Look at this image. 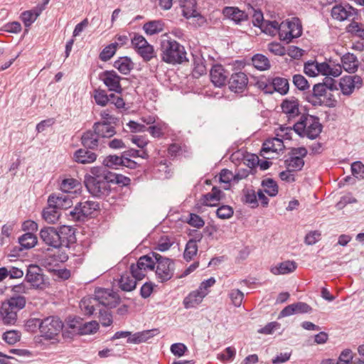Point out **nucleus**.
Listing matches in <instances>:
<instances>
[{
    "label": "nucleus",
    "mask_w": 364,
    "mask_h": 364,
    "mask_svg": "<svg viewBox=\"0 0 364 364\" xmlns=\"http://www.w3.org/2000/svg\"><path fill=\"white\" fill-rule=\"evenodd\" d=\"M92 175L86 176L85 183L88 191L94 196L107 195L110 190V183L127 186L130 179L122 174L110 172L105 167H93Z\"/></svg>",
    "instance_id": "obj_1"
},
{
    "label": "nucleus",
    "mask_w": 364,
    "mask_h": 364,
    "mask_svg": "<svg viewBox=\"0 0 364 364\" xmlns=\"http://www.w3.org/2000/svg\"><path fill=\"white\" fill-rule=\"evenodd\" d=\"M161 51L162 60L167 63L181 64L187 60V53L184 46L167 34L161 37Z\"/></svg>",
    "instance_id": "obj_2"
},
{
    "label": "nucleus",
    "mask_w": 364,
    "mask_h": 364,
    "mask_svg": "<svg viewBox=\"0 0 364 364\" xmlns=\"http://www.w3.org/2000/svg\"><path fill=\"white\" fill-rule=\"evenodd\" d=\"M294 130L301 136L314 139L322 130V125L318 117L310 114H302L299 120L294 124Z\"/></svg>",
    "instance_id": "obj_3"
},
{
    "label": "nucleus",
    "mask_w": 364,
    "mask_h": 364,
    "mask_svg": "<svg viewBox=\"0 0 364 364\" xmlns=\"http://www.w3.org/2000/svg\"><path fill=\"white\" fill-rule=\"evenodd\" d=\"M26 300L23 296H11L2 303L0 315L2 321L6 325H14L17 320V312L23 309Z\"/></svg>",
    "instance_id": "obj_4"
},
{
    "label": "nucleus",
    "mask_w": 364,
    "mask_h": 364,
    "mask_svg": "<svg viewBox=\"0 0 364 364\" xmlns=\"http://www.w3.org/2000/svg\"><path fill=\"white\" fill-rule=\"evenodd\" d=\"M35 322V327L38 326L41 333L48 339L53 338L58 335L63 329V323L55 316H49L43 320L34 318L31 322Z\"/></svg>",
    "instance_id": "obj_5"
},
{
    "label": "nucleus",
    "mask_w": 364,
    "mask_h": 364,
    "mask_svg": "<svg viewBox=\"0 0 364 364\" xmlns=\"http://www.w3.org/2000/svg\"><path fill=\"white\" fill-rule=\"evenodd\" d=\"M153 255H159V253L152 252L142 256L138 259L136 264H132L130 266L131 272L136 279H142L146 276L147 270L154 269L156 260Z\"/></svg>",
    "instance_id": "obj_6"
},
{
    "label": "nucleus",
    "mask_w": 364,
    "mask_h": 364,
    "mask_svg": "<svg viewBox=\"0 0 364 364\" xmlns=\"http://www.w3.org/2000/svg\"><path fill=\"white\" fill-rule=\"evenodd\" d=\"M155 257L156 269V278L160 282L168 281L172 278L174 274V262L161 255H153Z\"/></svg>",
    "instance_id": "obj_7"
},
{
    "label": "nucleus",
    "mask_w": 364,
    "mask_h": 364,
    "mask_svg": "<svg viewBox=\"0 0 364 364\" xmlns=\"http://www.w3.org/2000/svg\"><path fill=\"white\" fill-rule=\"evenodd\" d=\"M95 299L99 308H114L120 301L117 294L112 289L98 288L95 291Z\"/></svg>",
    "instance_id": "obj_8"
},
{
    "label": "nucleus",
    "mask_w": 364,
    "mask_h": 364,
    "mask_svg": "<svg viewBox=\"0 0 364 364\" xmlns=\"http://www.w3.org/2000/svg\"><path fill=\"white\" fill-rule=\"evenodd\" d=\"M98 208V204L92 201L80 202L75 206L73 210L70 211L69 217L74 221H83Z\"/></svg>",
    "instance_id": "obj_9"
},
{
    "label": "nucleus",
    "mask_w": 364,
    "mask_h": 364,
    "mask_svg": "<svg viewBox=\"0 0 364 364\" xmlns=\"http://www.w3.org/2000/svg\"><path fill=\"white\" fill-rule=\"evenodd\" d=\"M43 270L37 265H30L27 268L25 279L34 289H43L44 276Z\"/></svg>",
    "instance_id": "obj_10"
},
{
    "label": "nucleus",
    "mask_w": 364,
    "mask_h": 364,
    "mask_svg": "<svg viewBox=\"0 0 364 364\" xmlns=\"http://www.w3.org/2000/svg\"><path fill=\"white\" fill-rule=\"evenodd\" d=\"M248 81V77L245 73H234L228 80L229 89L235 93H242L246 90Z\"/></svg>",
    "instance_id": "obj_11"
},
{
    "label": "nucleus",
    "mask_w": 364,
    "mask_h": 364,
    "mask_svg": "<svg viewBox=\"0 0 364 364\" xmlns=\"http://www.w3.org/2000/svg\"><path fill=\"white\" fill-rule=\"evenodd\" d=\"M362 78L358 75H346L341 78L339 87L344 95H350L355 88L362 85Z\"/></svg>",
    "instance_id": "obj_12"
},
{
    "label": "nucleus",
    "mask_w": 364,
    "mask_h": 364,
    "mask_svg": "<svg viewBox=\"0 0 364 364\" xmlns=\"http://www.w3.org/2000/svg\"><path fill=\"white\" fill-rule=\"evenodd\" d=\"M100 79L108 87L109 91L121 93L122 88L120 85L122 77L114 70H106L100 75Z\"/></svg>",
    "instance_id": "obj_13"
},
{
    "label": "nucleus",
    "mask_w": 364,
    "mask_h": 364,
    "mask_svg": "<svg viewBox=\"0 0 364 364\" xmlns=\"http://www.w3.org/2000/svg\"><path fill=\"white\" fill-rule=\"evenodd\" d=\"M40 238L47 245L53 248H59L61 247V242L57 232V229L54 227H47L41 230Z\"/></svg>",
    "instance_id": "obj_14"
},
{
    "label": "nucleus",
    "mask_w": 364,
    "mask_h": 364,
    "mask_svg": "<svg viewBox=\"0 0 364 364\" xmlns=\"http://www.w3.org/2000/svg\"><path fill=\"white\" fill-rule=\"evenodd\" d=\"M281 27L280 38L284 41H290L301 35V27L294 22L283 21Z\"/></svg>",
    "instance_id": "obj_15"
},
{
    "label": "nucleus",
    "mask_w": 364,
    "mask_h": 364,
    "mask_svg": "<svg viewBox=\"0 0 364 364\" xmlns=\"http://www.w3.org/2000/svg\"><path fill=\"white\" fill-rule=\"evenodd\" d=\"M355 15V9L349 6L336 5L331 9V16L333 19L343 21Z\"/></svg>",
    "instance_id": "obj_16"
},
{
    "label": "nucleus",
    "mask_w": 364,
    "mask_h": 364,
    "mask_svg": "<svg viewBox=\"0 0 364 364\" xmlns=\"http://www.w3.org/2000/svg\"><path fill=\"white\" fill-rule=\"evenodd\" d=\"M210 80L216 87L223 86L228 79V73L221 65H214L210 71Z\"/></svg>",
    "instance_id": "obj_17"
},
{
    "label": "nucleus",
    "mask_w": 364,
    "mask_h": 364,
    "mask_svg": "<svg viewBox=\"0 0 364 364\" xmlns=\"http://www.w3.org/2000/svg\"><path fill=\"white\" fill-rule=\"evenodd\" d=\"M326 95V85L323 83H317L314 85L312 93L307 97V100L314 106L322 105L324 102L322 100Z\"/></svg>",
    "instance_id": "obj_18"
},
{
    "label": "nucleus",
    "mask_w": 364,
    "mask_h": 364,
    "mask_svg": "<svg viewBox=\"0 0 364 364\" xmlns=\"http://www.w3.org/2000/svg\"><path fill=\"white\" fill-rule=\"evenodd\" d=\"M282 112L287 114L289 120L298 116L299 114V100L294 97H290L283 100L282 103Z\"/></svg>",
    "instance_id": "obj_19"
},
{
    "label": "nucleus",
    "mask_w": 364,
    "mask_h": 364,
    "mask_svg": "<svg viewBox=\"0 0 364 364\" xmlns=\"http://www.w3.org/2000/svg\"><path fill=\"white\" fill-rule=\"evenodd\" d=\"M48 203L58 209H68L72 206L73 201L69 196L64 193L52 194L48 197Z\"/></svg>",
    "instance_id": "obj_20"
},
{
    "label": "nucleus",
    "mask_w": 364,
    "mask_h": 364,
    "mask_svg": "<svg viewBox=\"0 0 364 364\" xmlns=\"http://www.w3.org/2000/svg\"><path fill=\"white\" fill-rule=\"evenodd\" d=\"M312 310L311 307L304 302H296L286 306L280 312L281 316H289L294 314L309 313Z\"/></svg>",
    "instance_id": "obj_21"
},
{
    "label": "nucleus",
    "mask_w": 364,
    "mask_h": 364,
    "mask_svg": "<svg viewBox=\"0 0 364 364\" xmlns=\"http://www.w3.org/2000/svg\"><path fill=\"white\" fill-rule=\"evenodd\" d=\"M223 14L225 17L233 21L236 23H240L247 18L246 13L237 7H225L223 9Z\"/></svg>",
    "instance_id": "obj_22"
},
{
    "label": "nucleus",
    "mask_w": 364,
    "mask_h": 364,
    "mask_svg": "<svg viewBox=\"0 0 364 364\" xmlns=\"http://www.w3.org/2000/svg\"><path fill=\"white\" fill-rule=\"evenodd\" d=\"M224 193L223 191L214 186L211 192L204 195L201 199V203L204 205L214 206L216 205L223 197Z\"/></svg>",
    "instance_id": "obj_23"
},
{
    "label": "nucleus",
    "mask_w": 364,
    "mask_h": 364,
    "mask_svg": "<svg viewBox=\"0 0 364 364\" xmlns=\"http://www.w3.org/2000/svg\"><path fill=\"white\" fill-rule=\"evenodd\" d=\"M206 296V292L197 289L191 292L183 300V305L186 309H191L200 304Z\"/></svg>",
    "instance_id": "obj_24"
},
{
    "label": "nucleus",
    "mask_w": 364,
    "mask_h": 364,
    "mask_svg": "<svg viewBox=\"0 0 364 364\" xmlns=\"http://www.w3.org/2000/svg\"><path fill=\"white\" fill-rule=\"evenodd\" d=\"M342 68L349 73H354L357 71L359 61L357 57L353 53H346L341 58Z\"/></svg>",
    "instance_id": "obj_25"
},
{
    "label": "nucleus",
    "mask_w": 364,
    "mask_h": 364,
    "mask_svg": "<svg viewBox=\"0 0 364 364\" xmlns=\"http://www.w3.org/2000/svg\"><path fill=\"white\" fill-rule=\"evenodd\" d=\"M57 232L61 242V247H68V245L73 242L75 239V230L70 226L63 225L57 230Z\"/></svg>",
    "instance_id": "obj_26"
},
{
    "label": "nucleus",
    "mask_w": 364,
    "mask_h": 364,
    "mask_svg": "<svg viewBox=\"0 0 364 364\" xmlns=\"http://www.w3.org/2000/svg\"><path fill=\"white\" fill-rule=\"evenodd\" d=\"M92 128L102 138L112 137L116 133L114 127L106 122H95Z\"/></svg>",
    "instance_id": "obj_27"
},
{
    "label": "nucleus",
    "mask_w": 364,
    "mask_h": 364,
    "mask_svg": "<svg viewBox=\"0 0 364 364\" xmlns=\"http://www.w3.org/2000/svg\"><path fill=\"white\" fill-rule=\"evenodd\" d=\"M80 308L85 315H93L97 312L99 306L95 297H84L80 302Z\"/></svg>",
    "instance_id": "obj_28"
},
{
    "label": "nucleus",
    "mask_w": 364,
    "mask_h": 364,
    "mask_svg": "<svg viewBox=\"0 0 364 364\" xmlns=\"http://www.w3.org/2000/svg\"><path fill=\"white\" fill-rule=\"evenodd\" d=\"M73 160L82 164L94 162L97 159V155L90 151L80 149L75 151L73 157Z\"/></svg>",
    "instance_id": "obj_29"
},
{
    "label": "nucleus",
    "mask_w": 364,
    "mask_h": 364,
    "mask_svg": "<svg viewBox=\"0 0 364 364\" xmlns=\"http://www.w3.org/2000/svg\"><path fill=\"white\" fill-rule=\"evenodd\" d=\"M135 277L133 276L131 271L129 272H125L119 280V288L124 291H131L136 288V281Z\"/></svg>",
    "instance_id": "obj_30"
},
{
    "label": "nucleus",
    "mask_w": 364,
    "mask_h": 364,
    "mask_svg": "<svg viewBox=\"0 0 364 364\" xmlns=\"http://www.w3.org/2000/svg\"><path fill=\"white\" fill-rule=\"evenodd\" d=\"M100 137L95 129L93 131L89 130L82 136V144L87 149H94L98 146Z\"/></svg>",
    "instance_id": "obj_31"
},
{
    "label": "nucleus",
    "mask_w": 364,
    "mask_h": 364,
    "mask_svg": "<svg viewBox=\"0 0 364 364\" xmlns=\"http://www.w3.org/2000/svg\"><path fill=\"white\" fill-rule=\"evenodd\" d=\"M283 141L277 137L267 139L262 145V151L267 153L269 151L279 152L284 149Z\"/></svg>",
    "instance_id": "obj_32"
},
{
    "label": "nucleus",
    "mask_w": 364,
    "mask_h": 364,
    "mask_svg": "<svg viewBox=\"0 0 364 364\" xmlns=\"http://www.w3.org/2000/svg\"><path fill=\"white\" fill-rule=\"evenodd\" d=\"M296 267L295 262L287 260L272 267L271 272L274 275L286 274L294 272Z\"/></svg>",
    "instance_id": "obj_33"
},
{
    "label": "nucleus",
    "mask_w": 364,
    "mask_h": 364,
    "mask_svg": "<svg viewBox=\"0 0 364 364\" xmlns=\"http://www.w3.org/2000/svg\"><path fill=\"white\" fill-rule=\"evenodd\" d=\"M18 242L21 249L29 250L37 244L38 239L33 233L26 232L18 238Z\"/></svg>",
    "instance_id": "obj_34"
},
{
    "label": "nucleus",
    "mask_w": 364,
    "mask_h": 364,
    "mask_svg": "<svg viewBox=\"0 0 364 364\" xmlns=\"http://www.w3.org/2000/svg\"><path fill=\"white\" fill-rule=\"evenodd\" d=\"M164 28V23L161 20L151 21L144 24L143 29L146 33L154 35L161 32Z\"/></svg>",
    "instance_id": "obj_35"
},
{
    "label": "nucleus",
    "mask_w": 364,
    "mask_h": 364,
    "mask_svg": "<svg viewBox=\"0 0 364 364\" xmlns=\"http://www.w3.org/2000/svg\"><path fill=\"white\" fill-rule=\"evenodd\" d=\"M274 90L281 95H286L289 88V84L287 79L280 77H276L272 79V82Z\"/></svg>",
    "instance_id": "obj_36"
},
{
    "label": "nucleus",
    "mask_w": 364,
    "mask_h": 364,
    "mask_svg": "<svg viewBox=\"0 0 364 364\" xmlns=\"http://www.w3.org/2000/svg\"><path fill=\"white\" fill-rule=\"evenodd\" d=\"M58 208L54 205H49L43 210V218L48 223L53 224L56 223L60 217Z\"/></svg>",
    "instance_id": "obj_37"
},
{
    "label": "nucleus",
    "mask_w": 364,
    "mask_h": 364,
    "mask_svg": "<svg viewBox=\"0 0 364 364\" xmlns=\"http://www.w3.org/2000/svg\"><path fill=\"white\" fill-rule=\"evenodd\" d=\"M181 6L182 8V15L186 18L191 17L192 15L198 12L196 0H183Z\"/></svg>",
    "instance_id": "obj_38"
},
{
    "label": "nucleus",
    "mask_w": 364,
    "mask_h": 364,
    "mask_svg": "<svg viewBox=\"0 0 364 364\" xmlns=\"http://www.w3.org/2000/svg\"><path fill=\"white\" fill-rule=\"evenodd\" d=\"M114 67L121 73L127 75L132 69V63L130 58L127 57H122L114 62Z\"/></svg>",
    "instance_id": "obj_39"
},
{
    "label": "nucleus",
    "mask_w": 364,
    "mask_h": 364,
    "mask_svg": "<svg viewBox=\"0 0 364 364\" xmlns=\"http://www.w3.org/2000/svg\"><path fill=\"white\" fill-rule=\"evenodd\" d=\"M252 65L259 70H266L270 68L269 59L262 54H256L252 58Z\"/></svg>",
    "instance_id": "obj_40"
},
{
    "label": "nucleus",
    "mask_w": 364,
    "mask_h": 364,
    "mask_svg": "<svg viewBox=\"0 0 364 364\" xmlns=\"http://www.w3.org/2000/svg\"><path fill=\"white\" fill-rule=\"evenodd\" d=\"M346 31L353 36L364 39V25L354 20L346 27Z\"/></svg>",
    "instance_id": "obj_41"
},
{
    "label": "nucleus",
    "mask_w": 364,
    "mask_h": 364,
    "mask_svg": "<svg viewBox=\"0 0 364 364\" xmlns=\"http://www.w3.org/2000/svg\"><path fill=\"white\" fill-rule=\"evenodd\" d=\"M198 245L196 240L191 239L188 241L186 245V248L183 252V257L186 261H191L197 255L198 252Z\"/></svg>",
    "instance_id": "obj_42"
},
{
    "label": "nucleus",
    "mask_w": 364,
    "mask_h": 364,
    "mask_svg": "<svg viewBox=\"0 0 364 364\" xmlns=\"http://www.w3.org/2000/svg\"><path fill=\"white\" fill-rule=\"evenodd\" d=\"M287 168L292 171H298L302 169L304 166V161L301 157L291 156L285 160Z\"/></svg>",
    "instance_id": "obj_43"
},
{
    "label": "nucleus",
    "mask_w": 364,
    "mask_h": 364,
    "mask_svg": "<svg viewBox=\"0 0 364 364\" xmlns=\"http://www.w3.org/2000/svg\"><path fill=\"white\" fill-rule=\"evenodd\" d=\"M114 97V94L107 95L105 90H95L94 98L96 103L100 106H105L109 100Z\"/></svg>",
    "instance_id": "obj_44"
},
{
    "label": "nucleus",
    "mask_w": 364,
    "mask_h": 364,
    "mask_svg": "<svg viewBox=\"0 0 364 364\" xmlns=\"http://www.w3.org/2000/svg\"><path fill=\"white\" fill-rule=\"evenodd\" d=\"M262 186L264 187V191L269 196H275L278 193V186L272 178H267L262 181Z\"/></svg>",
    "instance_id": "obj_45"
},
{
    "label": "nucleus",
    "mask_w": 364,
    "mask_h": 364,
    "mask_svg": "<svg viewBox=\"0 0 364 364\" xmlns=\"http://www.w3.org/2000/svg\"><path fill=\"white\" fill-rule=\"evenodd\" d=\"M97 318L104 326H110L112 323V316L110 312L105 309V308H99L97 312Z\"/></svg>",
    "instance_id": "obj_46"
},
{
    "label": "nucleus",
    "mask_w": 364,
    "mask_h": 364,
    "mask_svg": "<svg viewBox=\"0 0 364 364\" xmlns=\"http://www.w3.org/2000/svg\"><path fill=\"white\" fill-rule=\"evenodd\" d=\"M80 182L73 178H65L60 183V189L64 193H69L73 189L80 186Z\"/></svg>",
    "instance_id": "obj_47"
},
{
    "label": "nucleus",
    "mask_w": 364,
    "mask_h": 364,
    "mask_svg": "<svg viewBox=\"0 0 364 364\" xmlns=\"http://www.w3.org/2000/svg\"><path fill=\"white\" fill-rule=\"evenodd\" d=\"M21 20L23 21L26 29L25 33H28L30 26L36 21L37 18L31 13V11H25L20 16Z\"/></svg>",
    "instance_id": "obj_48"
},
{
    "label": "nucleus",
    "mask_w": 364,
    "mask_h": 364,
    "mask_svg": "<svg viewBox=\"0 0 364 364\" xmlns=\"http://www.w3.org/2000/svg\"><path fill=\"white\" fill-rule=\"evenodd\" d=\"M350 168L353 176L358 180L364 179V164L361 161H357L353 162Z\"/></svg>",
    "instance_id": "obj_49"
},
{
    "label": "nucleus",
    "mask_w": 364,
    "mask_h": 364,
    "mask_svg": "<svg viewBox=\"0 0 364 364\" xmlns=\"http://www.w3.org/2000/svg\"><path fill=\"white\" fill-rule=\"evenodd\" d=\"M189 23L194 28H199L205 26L207 23V20L205 16L201 15L198 11L188 18Z\"/></svg>",
    "instance_id": "obj_50"
},
{
    "label": "nucleus",
    "mask_w": 364,
    "mask_h": 364,
    "mask_svg": "<svg viewBox=\"0 0 364 364\" xmlns=\"http://www.w3.org/2000/svg\"><path fill=\"white\" fill-rule=\"evenodd\" d=\"M116 44L111 43L106 46L100 53V58L102 61L109 60L116 53Z\"/></svg>",
    "instance_id": "obj_51"
},
{
    "label": "nucleus",
    "mask_w": 364,
    "mask_h": 364,
    "mask_svg": "<svg viewBox=\"0 0 364 364\" xmlns=\"http://www.w3.org/2000/svg\"><path fill=\"white\" fill-rule=\"evenodd\" d=\"M293 84L300 90H306L309 87L307 80L301 75L296 74L293 76Z\"/></svg>",
    "instance_id": "obj_52"
},
{
    "label": "nucleus",
    "mask_w": 364,
    "mask_h": 364,
    "mask_svg": "<svg viewBox=\"0 0 364 364\" xmlns=\"http://www.w3.org/2000/svg\"><path fill=\"white\" fill-rule=\"evenodd\" d=\"M229 297L235 306L239 307L241 306L244 294L239 289H232L229 293Z\"/></svg>",
    "instance_id": "obj_53"
},
{
    "label": "nucleus",
    "mask_w": 364,
    "mask_h": 364,
    "mask_svg": "<svg viewBox=\"0 0 364 364\" xmlns=\"http://www.w3.org/2000/svg\"><path fill=\"white\" fill-rule=\"evenodd\" d=\"M304 71L309 77L318 75V62L311 60L305 63Z\"/></svg>",
    "instance_id": "obj_54"
},
{
    "label": "nucleus",
    "mask_w": 364,
    "mask_h": 364,
    "mask_svg": "<svg viewBox=\"0 0 364 364\" xmlns=\"http://www.w3.org/2000/svg\"><path fill=\"white\" fill-rule=\"evenodd\" d=\"M124 155L122 157L110 155L104 160L107 167L114 168L116 166H122Z\"/></svg>",
    "instance_id": "obj_55"
},
{
    "label": "nucleus",
    "mask_w": 364,
    "mask_h": 364,
    "mask_svg": "<svg viewBox=\"0 0 364 364\" xmlns=\"http://www.w3.org/2000/svg\"><path fill=\"white\" fill-rule=\"evenodd\" d=\"M280 323L277 321H272L267 323L264 327L257 331L259 333L269 335L272 334L275 331L280 328Z\"/></svg>",
    "instance_id": "obj_56"
},
{
    "label": "nucleus",
    "mask_w": 364,
    "mask_h": 364,
    "mask_svg": "<svg viewBox=\"0 0 364 364\" xmlns=\"http://www.w3.org/2000/svg\"><path fill=\"white\" fill-rule=\"evenodd\" d=\"M3 339L9 345H14L20 340V335L16 331H9L3 334Z\"/></svg>",
    "instance_id": "obj_57"
},
{
    "label": "nucleus",
    "mask_w": 364,
    "mask_h": 364,
    "mask_svg": "<svg viewBox=\"0 0 364 364\" xmlns=\"http://www.w3.org/2000/svg\"><path fill=\"white\" fill-rule=\"evenodd\" d=\"M217 216L221 219H228L233 215V210L229 205H222L216 210Z\"/></svg>",
    "instance_id": "obj_58"
},
{
    "label": "nucleus",
    "mask_w": 364,
    "mask_h": 364,
    "mask_svg": "<svg viewBox=\"0 0 364 364\" xmlns=\"http://www.w3.org/2000/svg\"><path fill=\"white\" fill-rule=\"evenodd\" d=\"M30 288L23 282L14 285L11 288L12 296H23L28 294Z\"/></svg>",
    "instance_id": "obj_59"
},
{
    "label": "nucleus",
    "mask_w": 364,
    "mask_h": 364,
    "mask_svg": "<svg viewBox=\"0 0 364 364\" xmlns=\"http://www.w3.org/2000/svg\"><path fill=\"white\" fill-rule=\"evenodd\" d=\"M138 53L145 61H149L155 57L154 47L150 44L149 46H145Z\"/></svg>",
    "instance_id": "obj_60"
},
{
    "label": "nucleus",
    "mask_w": 364,
    "mask_h": 364,
    "mask_svg": "<svg viewBox=\"0 0 364 364\" xmlns=\"http://www.w3.org/2000/svg\"><path fill=\"white\" fill-rule=\"evenodd\" d=\"M244 202L250 204L252 208L257 206V200L255 191L247 190L244 193Z\"/></svg>",
    "instance_id": "obj_61"
},
{
    "label": "nucleus",
    "mask_w": 364,
    "mask_h": 364,
    "mask_svg": "<svg viewBox=\"0 0 364 364\" xmlns=\"http://www.w3.org/2000/svg\"><path fill=\"white\" fill-rule=\"evenodd\" d=\"M267 48L269 52L276 55L282 56L286 54V49L279 43H269Z\"/></svg>",
    "instance_id": "obj_62"
},
{
    "label": "nucleus",
    "mask_w": 364,
    "mask_h": 364,
    "mask_svg": "<svg viewBox=\"0 0 364 364\" xmlns=\"http://www.w3.org/2000/svg\"><path fill=\"white\" fill-rule=\"evenodd\" d=\"M9 277L11 279H20L23 276V270L17 266H7Z\"/></svg>",
    "instance_id": "obj_63"
},
{
    "label": "nucleus",
    "mask_w": 364,
    "mask_h": 364,
    "mask_svg": "<svg viewBox=\"0 0 364 364\" xmlns=\"http://www.w3.org/2000/svg\"><path fill=\"white\" fill-rule=\"evenodd\" d=\"M188 223L194 228H200L204 225L205 222L198 215L191 213Z\"/></svg>",
    "instance_id": "obj_64"
}]
</instances>
